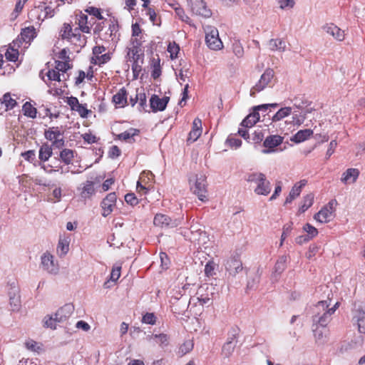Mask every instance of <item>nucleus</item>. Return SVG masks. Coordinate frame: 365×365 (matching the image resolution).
I'll list each match as a JSON object with an SVG mask.
<instances>
[{
    "mask_svg": "<svg viewBox=\"0 0 365 365\" xmlns=\"http://www.w3.org/2000/svg\"><path fill=\"white\" fill-rule=\"evenodd\" d=\"M147 340L148 341H153L155 343L158 344L161 347H164L168 345L169 336L165 334H155L148 335L147 336Z\"/></svg>",
    "mask_w": 365,
    "mask_h": 365,
    "instance_id": "obj_29",
    "label": "nucleus"
},
{
    "mask_svg": "<svg viewBox=\"0 0 365 365\" xmlns=\"http://www.w3.org/2000/svg\"><path fill=\"white\" fill-rule=\"evenodd\" d=\"M51 145L43 143L39 149V160H48L52 155Z\"/></svg>",
    "mask_w": 365,
    "mask_h": 365,
    "instance_id": "obj_40",
    "label": "nucleus"
},
{
    "mask_svg": "<svg viewBox=\"0 0 365 365\" xmlns=\"http://www.w3.org/2000/svg\"><path fill=\"white\" fill-rule=\"evenodd\" d=\"M188 181L192 193L197 195L200 201H207V182L205 174L202 173L191 174Z\"/></svg>",
    "mask_w": 365,
    "mask_h": 365,
    "instance_id": "obj_4",
    "label": "nucleus"
},
{
    "mask_svg": "<svg viewBox=\"0 0 365 365\" xmlns=\"http://www.w3.org/2000/svg\"><path fill=\"white\" fill-rule=\"evenodd\" d=\"M153 223L155 226L161 227L176 226V224L172 223L168 216L163 214H157L154 217Z\"/></svg>",
    "mask_w": 365,
    "mask_h": 365,
    "instance_id": "obj_28",
    "label": "nucleus"
},
{
    "mask_svg": "<svg viewBox=\"0 0 365 365\" xmlns=\"http://www.w3.org/2000/svg\"><path fill=\"white\" fill-rule=\"evenodd\" d=\"M156 317L153 313H146L143 316L142 322L147 324H155Z\"/></svg>",
    "mask_w": 365,
    "mask_h": 365,
    "instance_id": "obj_60",
    "label": "nucleus"
},
{
    "mask_svg": "<svg viewBox=\"0 0 365 365\" xmlns=\"http://www.w3.org/2000/svg\"><path fill=\"white\" fill-rule=\"evenodd\" d=\"M180 51V46L175 42L169 43L168 46V52L170 53L171 59L178 58Z\"/></svg>",
    "mask_w": 365,
    "mask_h": 365,
    "instance_id": "obj_48",
    "label": "nucleus"
},
{
    "mask_svg": "<svg viewBox=\"0 0 365 365\" xmlns=\"http://www.w3.org/2000/svg\"><path fill=\"white\" fill-rule=\"evenodd\" d=\"M61 197L62 189L60 187H56L53 189L51 196L48 198V201L56 203L61 201Z\"/></svg>",
    "mask_w": 365,
    "mask_h": 365,
    "instance_id": "obj_45",
    "label": "nucleus"
},
{
    "mask_svg": "<svg viewBox=\"0 0 365 365\" xmlns=\"http://www.w3.org/2000/svg\"><path fill=\"white\" fill-rule=\"evenodd\" d=\"M116 195L115 192H111L107 195V196L101 202L102 207V215L103 217L108 216L113 210L116 203Z\"/></svg>",
    "mask_w": 365,
    "mask_h": 365,
    "instance_id": "obj_13",
    "label": "nucleus"
},
{
    "mask_svg": "<svg viewBox=\"0 0 365 365\" xmlns=\"http://www.w3.org/2000/svg\"><path fill=\"white\" fill-rule=\"evenodd\" d=\"M85 11L90 15L96 17L99 20H105L104 17L101 14V9L94 6H88L85 9Z\"/></svg>",
    "mask_w": 365,
    "mask_h": 365,
    "instance_id": "obj_51",
    "label": "nucleus"
},
{
    "mask_svg": "<svg viewBox=\"0 0 365 365\" xmlns=\"http://www.w3.org/2000/svg\"><path fill=\"white\" fill-rule=\"evenodd\" d=\"M273 77L274 71L272 69L268 68L265 70L259 81L251 88L250 96L255 97L257 93L264 90L269 86Z\"/></svg>",
    "mask_w": 365,
    "mask_h": 365,
    "instance_id": "obj_9",
    "label": "nucleus"
},
{
    "mask_svg": "<svg viewBox=\"0 0 365 365\" xmlns=\"http://www.w3.org/2000/svg\"><path fill=\"white\" fill-rule=\"evenodd\" d=\"M307 184L306 180H302L299 182H297L292 187L289 195L287 197L284 201V205L292 203V202L299 196L303 187Z\"/></svg>",
    "mask_w": 365,
    "mask_h": 365,
    "instance_id": "obj_18",
    "label": "nucleus"
},
{
    "mask_svg": "<svg viewBox=\"0 0 365 365\" xmlns=\"http://www.w3.org/2000/svg\"><path fill=\"white\" fill-rule=\"evenodd\" d=\"M312 134L313 131L311 129L300 130L291 138V140L296 143H299L309 139Z\"/></svg>",
    "mask_w": 365,
    "mask_h": 365,
    "instance_id": "obj_31",
    "label": "nucleus"
},
{
    "mask_svg": "<svg viewBox=\"0 0 365 365\" xmlns=\"http://www.w3.org/2000/svg\"><path fill=\"white\" fill-rule=\"evenodd\" d=\"M1 103L5 106L6 110L13 109L17 104L16 99L12 98L9 93H6L3 96Z\"/></svg>",
    "mask_w": 365,
    "mask_h": 365,
    "instance_id": "obj_41",
    "label": "nucleus"
},
{
    "mask_svg": "<svg viewBox=\"0 0 365 365\" xmlns=\"http://www.w3.org/2000/svg\"><path fill=\"white\" fill-rule=\"evenodd\" d=\"M46 76L47 79H44L43 77V80L47 84V86L50 88L48 90V93L55 96H60L63 93V91L61 88H56L55 86V82H61L64 81L62 78V75L59 71H58L55 68H49L48 71L46 73Z\"/></svg>",
    "mask_w": 365,
    "mask_h": 365,
    "instance_id": "obj_8",
    "label": "nucleus"
},
{
    "mask_svg": "<svg viewBox=\"0 0 365 365\" xmlns=\"http://www.w3.org/2000/svg\"><path fill=\"white\" fill-rule=\"evenodd\" d=\"M353 320L356 324L359 331L365 334V311L360 309H356Z\"/></svg>",
    "mask_w": 365,
    "mask_h": 365,
    "instance_id": "obj_22",
    "label": "nucleus"
},
{
    "mask_svg": "<svg viewBox=\"0 0 365 365\" xmlns=\"http://www.w3.org/2000/svg\"><path fill=\"white\" fill-rule=\"evenodd\" d=\"M187 3L192 14L205 18L211 16V11L203 0H187Z\"/></svg>",
    "mask_w": 365,
    "mask_h": 365,
    "instance_id": "obj_12",
    "label": "nucleus"
},
{
    "mask_svg": "<svg viewBox=\"0 0 365 365\" xmlns=\"http://www.w3.org/2000/svg\"><path fill=\"white\" fill-rule=\"evenodd\" d=\"M292 230V223H288L284 225L281 236L279 246H282L284 240L289 235Z\"/></svg>",
    "mask_w": 365,
    "mask_h": 365,
    "instance_id": "obj_56",
    "label": "nucleus"
},
{
    "mask_svg": "<svg viewBox=\"0 0 365 365\" xmlns=\"http://www.w3.org/2000/svg\"><path fill=\"white\" fill-rule=\"evenodd\" d=\"M25 346L27 349L33 351L39 352L42 350L41 346L36 341L31 339L26 341L25 342Z\"/></svg>",
    "mask_w": 365,
    "mask_h": 365,
    "instance_id": "obj_53",
    "label": "nucleus"
},
{
    "mask_svg": "<svg viewBox=\"0 0 365 365\" xmlns=\"http://www.w3.org/2000/svg\"><path fill=\"white\" fill-rule=\"evenodd\" d=\"M330 299L323 300L319 302L312 309V321L314 324H318L321 327H326L331 320V315L335 312L339 307V303L336 302L335 304L329 307Z\"/></svg>",
    "mask_w": 365,
    "mask_h": 365,
    "instance_id": "obj_1",
    "label": "nucleus"
},
{
    "mask_svg": "<svg viewBox=\"0 0 365 365\" xmlns=\"http://www.w3.org/2000/svg\"><path fill=\"white\" fill-rule=\"evenodd\" d=\"M57 57H58V60H60L61 61L71 63V58L68 54V49H67V48L61 49L57 53Z\"/></svg>",
    "mask_w": 365,
    "mask_h": 365,
    "instance_id": "obj_58",
    "label": "nucleus"
},
{
    "mask_svg": "<svg viewBox=\"0 0 365 365\" xmlns=\"http://www.w3.org/2000/svg\"><path fill=\"white\" fill-rule=\"evenodd\" d=\"M110 59L111 53L108 52L99 56H93L91 58V63L93 65L101 66L102 65L109 62Z\"/></svg>",
    "mask_w": 365,
    "mask_h": 365,
    "instance_id": "obj_33",
    "label": "nucleus"
},
{
    "mask_svg": "<svg viewBox=\"0 0 365 365\" xmlns=\"http://www.w3.org/2000/svg\"><path fill=\"white\" fill-rule=\"evenodd\" d=\"M44 326L48 328H51L52 329H55L56 328V323L55 317L52 314L50 316H46L43 319Z\"/></svg>",
    "mask_w": 365,
    "mask_h": 365,
    "instance_id": "obj_55",
    "label": "nucleus"
},
{
    "mask_svg": "<svg viewBox=\"0 0 365 365\" xmlns=\"http://www.w3.org/2000/svg\"><path fill=\"white\" fill-rule=\"evenodd\" d=\"M16 44V43L14 41L13 42V46L11 44H10L9 48L7 49V51L5 53L6 58L9 61L16 62L19 58V50H18V48H14Z\"/></svg>",
    "mask_w": 365,
    "mask_h": 365,
    "instance_id": "obj_37",
    "label": "nucleus"
},
{
    "mask_svg": "<svg viewBox=\"0 0 365 365\" xmlns=\"http://www.w3.org/2000/svg\"><path fill=\"white\" fill-rule=\"evenodd\" d=\"M136 96L139 106L144 109L147 106V96L143 89H137Z\"/></svg>",
    "mask_w": 365,
    "mask_h": 365,
    "instance_id": "obj_49",
    "label": "nucleus"
},
{
    "mask_svg": "<svg viewBox=\"0 0 365 365\" xmlns=\"http://www.w3.org/2000/svg\"><path fill=\"white\" fill-rule=\"evenodd\" d=\"M269 46L272 51H282L285 50V42L279 38L271 39L269 42Z\"/></svg>",
    "mask_w": 365,
    "mask_h": 365,
    "instance_id": "obj_44",
    "label": "nucleus"
},
{
    "mask_svg": "<svg viewBox=\"0 0 365 365\" xmlns=\"http://www.w3.org/2000/svg\"><path fill=\"white\" fill-rule=\"evenodd\" d=\"M205 43L207 47L214 51L221 50L223 48V43L219 38V33L217 29L210 28L206 32Z\"/></svg>",
    "mask_w": 365,
    "mask_h": 365,
    "instance_id": "obj_10",
    "label": "nucleus"
},
{
    "mask_svg": "<svg viewBox=\"0 0 365 365\" xmlns=\"http://www.w3.org/2000/svg\"><path fill=\"white\" fill-rule=\"evenodd\" d=\"M54 68L61 73L63 81H66L67 78L65 77L66 73L72 68L71 63L63 62L60 60L55 61Z\"/></svg>",
    "mask_w": 365,
    "mask_h": 365,
    "instance_id": "obj_34",
    "label": "nucleus"
},
{
    "mask_svg": "<svg viewBox=\"0 0 365 365\" xmlns=\"http://www.w3.org/2000/svg\"><path fill=\"white\" fill-rule=\"evenodd\" d=\"M194 344L192 340L185 341L180 347L178 353L180 356L185 355L191 351L193 349Z\"/></svg>",
    "mask_w": 365,
    "mask_h": 365,
    "instance_id": "obj_47",
    "label": "nucleus"
},
{
    "mask_svg": "<svg viewBox=\"0 0 365 365\" xmlns=\"http://www.w3.org/2000/svg\"><path fill=\"white\" fill-rule=\"evenodd\" d=\"M66 129L63 125L61 126H51L45 129L44 137L51 143V146L53 148H61L65 145V133Z\"/></svg>",
    "mask_w": 365,
    "mask_h": 365,
    "instance_id": "obj_5",
    "label": "nucleus"
},
{
    "mask_svg": "<svg viewBox=\"0 0 365 365\" xmlns=\"http://www.w3.org/2000/svg\"><path fill=\"white\" fill-rule=\"evenodd\" d=\"M326 31L327 34L332 36L337 41H343L345 38L344 31L341 30L340 28L336 26L334 24H330L326 26Z\"/></svg>",
    "mask_w": 365,
    "mask_h": 365,
    "instance_id": "obj_25",
    "label": "nucleus"
},
{
    "mask_svg": "<svg viewBox=\"0 0 365 365\" xmlns=\"http://www.w3.org/2000/svg\"><path fill=\"white\" fill-rule=\"evenodd\" d=\"M170 101V98L165 96L160 98L158 95L153 94L150 98V106L153 112L163 111Z\"/></svg>",
    "mask_w": 365,
    "mask_h": 365,
    "instance_id": "obj_14",
    "label": "nucleus"
},
{
    "mask_svg": "<svg viewBox=\"0 0 365 365\" xmlns=\"http://www.w3.org/2000/svg\"><path fill=\"white\" fill-rule=\"evenodd\" d=\"M104 178V176L98 175L91 176L87 180L79 185L77 190L80 197L86 200L91 198L96 194V185L99 184Z\"/></svg>",
    "mask_w": 365,
    "mask_h": 365,
    "instance_id": "obj_6",
    "label": "nucleus"
},
{
    "mask_svg": "<svg viewBox=\"0 0 365 365\" xmlns=\"http://www.w3.org/2000/svg\"><path fill=\"white\" fill-rule=\"evenodd\" d=\"M36 36V29L30 26L22 29L19 36V39L26 43H30Z\"/></svg>",
    "mask_w": 365,
    "mask_h": 365,
    "instance_id": "obj_24",
    "label": "nucleus"
},
{
    "mask_svg": "<svg viewBox=\"0 0 365 365\" xmlns=\"http://www.w3.org/2000/svg\"><path fill=\"white\" fill-rule=\"evenodd\" d=\"M226 144L231 148H238L242 145V140L233 136H229L226 140Z\"/></svg>",
    "mask_w": 365,
    "mask_h": 365,
    "instance_id": "obj_52",
    "label": "nucleus"
},
{
    "mask_svg": "<svg viewBox=\"0 0 365 365\" xmlns=\"http://www.w3.org/2000/svg\"><path fill=\"white\" fill-rule=\"evenodd\" d=\"M144 41L145 40L143 37H131L130 41V47L142 48L143 43Z\"/></svg>",
    "mask_w": 365,
    "mask_h": 365,
    "instance_id": "obj_62",
    "label": "nucleus"
},
{
    "mask_svg": "<svg viewBox=\"0 0 365 365\" xmlns=\"http://www.w3.org/2000/svg\"><path fill=\"white\" fill-rule=\"evenodd\" d=\"M337 205L338 202L336 199L331 200L314 215V220L320 223H327L330 222L335 217V212Z\"/></svg>",
    "mask_w": 365,
    "mask_h": 365,
    "instance_id": "obj_7",
    "label": "nucleus"
},
{
    "mask_svg": "<svg viewBox=\"0 0 365 365\" xmlns=\"http://www.w3.org/2000/svg\"><path fill=\"white\" fill-rule=\"evenodd\" d=\"M259 113L253 109V111L242 121L241 125L245 128H252L259 120Z\"/></svg>",
    "mask_w": 365,
    "mask_h": 365,
    "instance_id": "obj_27",
    "label": "nucleus"
},
{
    "mask_svg": "<svg viewBox=\"0 0 365 365\" xmlns=\"http://www.w3.org/2000/svg\"><path fill=\"white\" fill-rule=\"evenodd\" d=\"M61 160H71L74 158V151L71 149L65 148L60 153Z\"/></svg>",
    "mask_w": 365,
    "mask_h": 365,
    "instance_id": "obj_61",
    "label": "nucleus"
},
{
    "mask_svg": "<svg viewBox=\"0 0 365 365\" xmlns=\"http://www.w3.org/2000/svg\"><path fill=\"white\" fill-rule=\"evenodd\" d=\"M175 11L181 21L191 25L192 21L190 18L185 14L184 9L181 6L175 7Z\"/></svg>",
    "mask_w": 365,
    "mask_h": 365,
    "instance_id": "obj_50",
    "label": "nucleus"
},
{
    "mask_svg": "<svg viewBox=\"0 0 365 365\" xmlns=\"http://www.w3.org/2000/svg\"><path fill=\"white\" fill-rule=\"evenodd\" d=\"M303 230L307 233V235H309V237L311 239H312L313 237H316L318 235L317 229L309 223L304 225V226L303 227Z\"/></svg>",
    "mask_w": 365,
    "mask_h": 365,
    "instance_id": "obj_57",
    "label": "nucleus"
},
{
    "mask_svg": "<svg viewBox=\"0 0 365 365\" xmlns=\"http://www.w3.org/2000/svg\"><path fill=\"white\" fill-rule=\"evenodd\" d=\"M127 55L130 62L143 61L144 53L142 48L129 47Z\"/></svg>",
    "mask_w": 365,
    "mask_h": 365,
    "instance_id": "obj_26",
    "label": "nucleus"
},
{
    "mask_svg": "<svg viewBox=\"0 0 365 365\" xmlns=\"http://www.w3.org/2000/svg\"><path fill=\"white\" fill-rule=\"evenodd\" d=\"M283 140L284 138L279 135L267 136L263 143L264 147L267 149L264 150V153H271L275 151V148L282 143Z\"/></svg>",
    "mask_w": 365,
    "mask_h": 365,
    "instance_id": "obj_15",
    "label": "nucleus"
},
{
    "mask_svg": "<svg viewBox=\"0 0 365 365\" xmlns=\"http://www.w3.org/2000/svg\"><path fill=\"white\" fill-rule=\"evenodd\" d=\"M118 30V21L115 19H110L108 31H110V36L112 37Z\"/></svg>",
    "mask_w": 365,
    "mask_h": 365,
    "instance_id": "obj_64",
    "label": "nucleus"
},
{
    "mask_svg": "<svg viewBox=\"0 0 365 365\" xmlns=\"http://www.w3.org/2000/svg\"><path fill=\"white\" fill-rule=\"evenodd\" d=\"M190 236L185 235V237H188L190 241H197L200 240V237L205 234L200 228L198 224H193L190 226Z\"/></svg>",
    "mask_w": 365,
    "mask_h": 365,
    "instance_id": "obj_38",
    "label": "nucleus"
},
{
    "mask_svg": "<svg viewBox=\"0 0 365 365\" xmlns=\"http://www.w3.org/2000/svg\"><path fill=\"white\" fill-rule=\"evenodd\" d=\"M59 36L62 40H66L76 48L81 49L87 43V37L82 34L77 28H73L69 23H63L59 31Z\"/></svg>",
    "mask_w": 365,
    "mask_h": 365,
    "instance_id": "obj_2",
    "label": "nucleus"
},
{
    "mask_svg": "<svg viewBox=\"0 0 365 365\" xmlns=\"http://www.w3.org/2000/svg\"><path fill=\"white\" fill-rule=\"evenodd\" d=\"M60 314H62L63 317L67 319L73 312V307L71 304H66L60 309Z\"/></svg>",
    "mask_w": 365,
    "mask_h": 365,
    "instance_id": "obj_63",
    "label": "nucleus"
},
{
    "mask_svg": "<svg viewBox=\"0 0 365 365\" xmlns=\"http://www.w3.org/2000/svg\"><path fill=\"white\" fill-rule=\"evenodd\" d=\"M22 111L24 115L35 118L36 117L37 110L31 105L30 102H26L22 107Z\"/></svg>",
    "mask_w": 365,
    "mask_h": 365,
    "instance_id": "obj_42",
    "label": "nucleus"
},
{
    "mask_svg": "<svg viewBox=\"0 0 365 365\" xmlns=\"http://www.w3.org/2000/svg\"><path fill=\"white\" fill-rule=\"evenodd\" d=\"M210 301L211 299L207 296L203 297L201 295L200 297H193L190 299L189 306H191L192 304H196L197 302H199L200 305L203 307L205 304H210Z\"/></svg>",
    "mask_w": 365,
    "mask_h": 365,
    "instance_id": "obj_46",
    "label": "nucleus"
},
{
    "mask_svg": "<svg viewBox=\"0 0 365 365\" xmlns=\"http://www.w3.org/2000/svg\"><path fill=\"white\" fill-rule=\"evenodd\" d=\"M150 66L152 68L151 76L154 79L158 78L162 73L160 66V59L158 56L153 58L150 61Z\"/></svg>",
    "mask_w": 365,
    "mask_h": 365,
    "instance_id": "obj_32",
    "label": "nucleus"
},
{
    "mask_svg": "<svg viewBox=\"0 0 365 365\" xmlns=\"http://www.w3.org/2000/svg\"><path fill=\"white\" fill-rule=\"evenodd\" d=\"M215 263L212 261H209L205 266V273L207 277H212L215 274Z\"/></svg>",
    "mask_w": 365,
    "mask_h": 365,
    "instance_id": "obj_59",
    "label": "nucleus"
},
{
    "mask_svg": "<svg viewBox=\"0 0 365 365\" xmlns=\"http://www.w3.org/2000/svg\"><path fill=\"white\" fill-rule=\"evenodd\" d=\"M292 113L291 107H284L280 108L272 117V120L279 121L284 118L285 117L289 115Z\"/></svg>",
    "mask_w": 365,
    "mask_h": 365,
    "instance_id": "obj_43",
    "label": "nucleus"
},
{
    "mask_svg": "<svg viewBox=\"0 0 365 365\" xmlns=\"http://www.w3.org/2000/svg\"><path fill=\"white\" fill-rule=\"evenodd\" d=\"M225 269L230 274L235 276L242 269V264L238 257H232L227 260Z\"/></svg>",
    "mask_w": 365,
    "mask_h": 365,
    "instance_id": "obj_16",
    "label": "nucleus"
},
{
    "mask_svg": "<svg viewBox=\"0 0 365 365\" xmlns=\"http://www.w3.org/2000/svg\"><path fill=\"white\" fill-rule=\"evenodd\" d=\"M140 133L139 129L130 128L127 130L117 135L115 139L132 143L135 141V137L138 136Z\"/></svg>",
    "mask_w": 365,
    "mask_h": 365,
    "instance_id": "obj_19",
    "label": "nucleus"
},
{
    "mask_svg": "<svg viewBox=\"0 0 365 365\" xmlns=\"http://www.w3.org/2000/svg\"><path fill=\"white\" fill-rule=\"evenodd\" d=\"M63 163L64 165H66L68 167V172L70 171L72 173H80L83 170H86L88 167L90 165H86V167L82 168V170L79 168H76V167L81 168V166L79 165V163L81 161H61Z\"/></svg>",
    "mask_w": 365,
    "mask_h": 365,
    "instance_id": "obj_39",
    "label": "nucleus"
},
{
    "mask_svg": "<svg viewBox=\"0 0 365 365\" xmlns=\"http://www.w3.org/2000/svg\"><path fill=\"white\" fill-rule=\"evenodd\" d=\"M245 180L253 185V191L257 195L267 196L271 192V183L266 175L260 172H252L245 175Z\"/></svg>",
    "mask_w": 365,
    "mask_h": 365,
    "instance_id": "obj_3",
    "label": "nucleus"
},
{
    "mask_svg": "<svg viewBox=\"0 0 365 365\" xmlns=\"http://www.w3.org/2000/svg\"><path fill=\"white\" fill-rule=\"evenodd\" d=\"M73 110L78 112L79 115L83 118H87L88 114L91 113V110L87 109L86 104L81 103Z\"/></svg>",
    "mask_w": 365,
    "mask_h": 365,
    "instance_id": "obj_54",
    "label": "nucleus"
},
{
    "mask_svg": "<svg viewBox=\"0 0 365 365\" xmlns=\"http://www.w3.org/2000/svg\"><path fill=\"white\" fill-rule=\"evenodd\" d=\"M41 264L42 268L51 274H57L59 271V267L57 262L54 261V256L50 252H45L41 257Z\"/></svg>",
    "mask_w": 365,
    "mask_h": 365,
    "instance_id": "obj_11",
    "label": "nucleus"
},
{
    "mask_svg": "<svg viewBox=\"0 0 365 365\" xmlns=\"http://www.w3.org/2000/svg\"><path fill=\"white\" fill-rule=\"evenodd\" d=\"M359 175V171L356 168H349L343 174L341 180L344 184H351L356 182Z\"/></svg>",
    "mask_w": 365,
    "mask_h": 365,
    "instance_id": "obj_23",
    "label": "nucleus"
},
{
    "mask_svg": "<svg viewBox=\"0 0 365 365\" xmlns=\"http://www.w3.org/2000/svg\"><path fill=\"white\" fill-rule=\"evenodd\" d=\"M287 259L288 257L287 255H282L277 261L273 273V275L275 278H277V277L284 270Z\"/></svg>",
    "mask_w": 365,
    "mask_h": 365,
    "instance_id": "obj_35",
    "label": "nucleus"
},
{
    "mask_svg": "<svg viewBox=\"0 0 365 365\" xmlns=\"http://www.w3.org/2000/svg\"><path fill=\"white\" fill-rule=\"evenodd\" d=\"M237 341L235 336L232 338H229L222 346V354L224 357L228 358L233 353L235 348L236 346Z\"/></svg>",
    "mask_w": 365,
    "mask_h": 365,
    "instance_id": "obj_30",
    "label": "nucleus"
},
{
    "mask_svg": "<svg viewBox=\"0 0 365 365\" xmlns=\"http://www.w3.org/2000/svg\"><path fill=\"white\" fill-rule=\"evenodd\" d=\"M88 17L86 14L81 13L77 18V29L83 34H91V27L88 26Z\"/></svg>",
    "mask_w": 365,
    "mask_h": 365,
    "instance_id": "obj_20",
    "label": "nucleus"
},
{
    "mask_svg": "<svg viewBox=\"0 0 365 365\" xmlns=\"http://www.w3.org/2000/svg\"><path fill=\"white\" fill-rule=\"evenodd\" d=\"M313 202L314 195L312 193L307 194L303 197L301 202V205L299 207V212L301 213L304 212L313 205Z\"/></svg>",
    "mask_w": 365,
    "mask_h": 365,
    "instance_id": "obj_36",
    "label": "nucleus"
},
{
    "mask_svg": "<svg viewBox=\"0 0 365 365\" xmlns=\"http://www.w3.org/2000/svg\"><path fill=\"white\" fill-rule=\"evenodd\" d=\"M71 239L68 236H61L57 245V253L59 257H63L67 255L69 251V245Z\"/></svg>",
    "mask_w": 365,
    "mask_h": 365,
    "instance_id": "obj_21",
    "label": "nucleus"
},
{
    "mask_svg": "<svg viewBox=\"0 0 365 365\" xmlns=\"http://www.w3.org/2000/svg\"><path fill=\"white\" fill-rule=\"evenodd\" d=\"M112 102L116 108H125L128 106V92L124 87L113 96Z\"/></svg>",
    "mask_w": 365,
    "mask_h": 365,
    "instance_id": "obj_17",
    "label": "nucleus"
}]
</instances>
